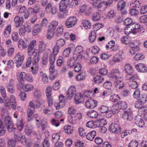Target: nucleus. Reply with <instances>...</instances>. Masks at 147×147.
I'll list each match as a JSON object with an SVG mask.
<instances>
[{"label":"nucleus","instance_id":"obj_15","mask_svg":"<svg viewBox=\"0 0 147 147\" xmlns=\"http://www.w3.org/2000/svg\"><path fill=\"white\" fill-rule=\"evenodd\" d=\"M126 79L129 80L128 84L131 88L134 89L137 87L138 85L137 81L139 79V77L138 76V78L136 80L135 79L134 77L130 79Z\"/></svg>","mask_w":147,"mask_h":147},{"label":"nucleus","instance_id":"obj_39","mask_svg":"<svg viewBox=\"0 0 147 147\" xmlns=\"http://www.w3.org/2000/svg\"><path fill=\"white\" fill-rule=\"evenodd\" d=\"M118 3L117 5V9L118 10H121L123 9L125 7V2L123 0H118Z\"/></svg>","mask_w":147,"mask_h":147},{"label":"nucleus","instance_id":"obj_17","mask_svg":"<svg viewBox=\"0 0 147 147\" xmlns=\"http://www.w3.org/2000/svg\"><path fill=\"white\" fill-rule=\"evenodd\" d=\"M131 26L132 28H131L130 27H129V30H131L132 33L134 34H136V32L135 31V30L138 29H140L141 30V32H144V29L142 27H140V26L138 24H135L134 23H133L131 25Z\"/></svg>","mask_w":147,"mask_h":147},{"label":"nucleus","instance_id":"obj_51","mask_svg":"<svg viewBox=\"0 0 147 147\" xmlns=\"http://www.w3.org/2000/svg\"><path fill=\"white\" fill-rule=\"evenodd\" d=\"M98 110L101 113H104L108 110V108L105 105H101L98 108Z\"/></svg>","mask_w":147,"mask_h":147},{"label":"nucleus","instance_id":"obj_63","mask_svg":"<svg viewBox=\"0 0 147 147\" xmlns=\"http://www.w3.org/2000/svg\"><path fill=\"white\" fill-rule=\"evenodd\" d=\"M52 87L50 86L47 87L46 89V93L47 97L51 96Z\"/></svg>","mask_w":147,"mask_h":147},{"label":"nucleus","instance_id":"obj_41","mask_svg":"<svg viewBox=\"0 0 147 147\" xmlns=\"http://www.w3.org/2000/svg\"><path fill=\"white\" fill-rule=\"evenodd\" d=\"M94 82L96 83H100L103 82L104 78L103 76H96L94 78Z\"/></svg>","mask_w":147,"mask_h":147},{"label":"nucleus","instance_id":"obj_56","mask_svg":"<svg viewBox=\"0 0 147 147\" xmlns=\"http://www.w3.org/2000/svg\"><path fill=\"white\" fill-rule=\"evenodd\" d=\"M138 13V10L135 8H132L130 10L129 14L131 16H136Z\"/></svg>","mask_w":147,"mask_h":147},{"label":"nucleus","instance_id":"obj_22","mask_svg":"<svg viewBox=\"0 0 147 147\" xmlns=\"http://www.w3.org/2000/svg\"><path fill=\"white\" fill-rule=\"evenodd\" d=\"M46 47V44L43 41H39L37 54L39 55V54L42 53L45 51Z\"/></svg>","mask_w":147,"mask_h":147},{"label":"nucleus","instance_id":"obj_16","mask_svg":"<svg viewBox=\"0 0 147 147\" xmlns=\"http://www.w3.org/2000/svg\"><path fill=\"white\" fill-rule=\"evenodd\" d=\"M117 107L118 108H115L116 110L115 112L118 113L119 112V109H125L127 107V104L126 102L122 101H119L116 104L115 107Z\"/></svg>","mask_w":147,"mask_h":147},{"label":"nucleus","instance_id":"obj_53","mask_svg":"<svg viewBox=\"0 0 147 147\" xmlns=\"http://www.w3.org/2000/svg\"><path fill=\"white\" fill-rule=\"evenodd\" d=\"M120 99V98L118 95L116 94L112 95L110 98L111 101L113 102H117L118 99Z\"/></svg>","mask_w":147,"mask_h":147},{"label":"nucleus","instance_id":"obj_10","mask_svg":"<svg viewBox=\"0 0 147 147\" xmlns=\"http://www.w3.org/2000/svg\"><path fill=\"white\" fill-rule=\"evenodd\" d=\"M66 98L63 95H61L59 97V102L58 104H55L54 105L56 109L62 108L65 105V102Z\"/></svg>","mask_w":147,"mask_h":147},{"label":"nucleus","instance_id":"obj_12","mask_svg":"<svg viewBox=\"0 0 147 147\" xmlns=\"http://www.w3.org/2000/svg\"><path fill=\"white\" fill-rule=\"evenodd\" d=\"M24 56L18 53L14 58V61L16 64V66L19 67L21 66L24 60Z\"/></svg>","mask_w":147,"mask_h":147},{"label":"nucleus","instance_id":"obj_35","mask_svg":"<svg viewBox=\"0 0 147 147\" xmlns=\"http://www.w3.org/2000/svg\"><path fill=\"white\" fill-rule=\"evenodd\" d=\"M18 45L19 48L20 49H24L26 48L27 47V44L24 42L21 39L19 40Z\"/></svg>","mask_w":147,"mask_h":147},{"label":"nucleus","instance_id":"obj_38","mask_svg":"<svg viewBox=\"0 0 147 147\" xmlns=\"http://www.w3.org/2000/svg\"><path fill=\"white\" fill-rule=\"evenodd\" d=\"M52 141L54 143H57L60 139V136L59 133H54L52 135Z\"/></svg>","mask_w":147,"mask_h":147},{"label":"nucleus","instance_id":"obj_1","mask_svg":"<svg viewBox=\"0 0 147 147\" xmlns=\"http://www.w3.org/2000/svg\"><path fill=\"white\" fill-rule=\"evenodd\" d=\"M1 115L2 119H4L5 125L7 128L8 131L9 132H13L16 129L12 121L11 117L7 115V113L2 112Z\"/></svg>","mask_w":147,"mask_h":147},{"label":"nucleus","instance_id":"obj_2","mask_svg":"<svg viewBox=\"0 0 147 147\" xmlns=\"http://www.w3.org/2000/svg\"><path fill=\"white\" fill-rule=\"evenodd\" d=\"M125 70L127 74L126 76V79H130L134 77L135 79L138 78V75L134 73V71L131 65L127 64L125 65Z\"/></svg>","mask_w":147,"mask_h":147},{"label":"nucleus","instance_id":"obj_42","mask_svg":"<svg viewBox=\"0 0 147 147\" xmlns=\"http://www.w3.org/2000/svg\"><path fill=\"white\" fill-rule=\"evenodd\" d=\"M83 25L86 29L90 28L91 26V23L88 20H84L82 22Z\"/></svg>","mask_w":147,"mask_h":147},{"label":"nucleus","instance_id":"obj_9","mask_svg":"<svg viewBox=\"0 0 147 147\" xmlns=\"http://www.w3.org/2000/svg\"><path fill=\"white\" fill-rule=\"evenodd\" d=\"M109 129L111 132L117 134L121 131V128L119 125L115 123H112L109 125Z\"/></svg>","mask_w":147,"mask_h":147},{"label":"nucleus","instance_id":"obj_36","mask_svg":"<svg viewBox=\"0 0 147 147\" xmlns=\"http://www.w3.org/2000/svg\"><path fill=\"white\" fill-rule=\"evenodd\" d=\"M34 86L33 85L30 84H26L23 86L22 88L26 92H29L33 90Z\"/></svg>","mask_w":147,"mask_h":147},{"label":"nucleus","instance_id":"obj_60","mask_svg":"<svg viewBox=\"0 0 147 147\" xmlns=\"http://www.w3.org/2000/svg\"><path fill=\"white\" fill-rule=\"evenodd\" d=\"M140 91L138 89H137L135 90L133 94V97L135 98L138 99L140 96Z\"/></svg>","mask_w":147,"mask_h":147},{"label":"nucleus","instance_id":"obj_13","mask_svg":"<svg viewBox=\"0 0 147 147\" xmlns=\"http://www.w3.org/2000/svg\"><path fill=\"white\" fill-rule=\"evenodd\" d=\"M85 105L88 108L93 109L97 105V102L95 100L90 99L86 101Z\"/></svg>","mask_w":147,"mask_h":147},{"label":"nucleus","instance_id":"obj_48","mask_svg":"<svg viewBox=\"0 0 147 147\" xmlns=\"http://www.w3.org/2000/svg\"><path fill=\"white\" fill-rule=\"evenodd\" d=\"M86 76L85 73L82 72L78 74L76 76V79L77 81H81L85 79Z\"/></svg>","mask_w":147,"mask_h":147},{"label":"nucleus","instance_id":"obj_28","mask_svg":"<svg viewBox=\"0 0 147 147\" xmlns=\"http://www.w3.org/2000/svg\"><path fill=\"white\" fill-rule=\"evenodd\" d=\"M97 123L98 122L96 121H89L86 123V126L88 128H94L99 126Z\"/></svg>","mask_w":147,"mask_h":147},{"label":"nucleus","instance_id":"obj_46","mask_svg":"<svg viewBox=\"0 0 147 147\" xmlns=\"http://www.w3.org/2000/svg\"><path fill=\"white\" fill-rule=\"evenodd\" d=\"M65 43V41L63 39L61 38L57 40L56 45L61 48L64 46Z\"/></svg>","mask_w":147,"mask_h":147},{"label":"nucleus","instance_id":"obj_26","mask_svg":"<svg viewBox=\"0 0 147 147\" xmlns=\"http://www.w3.org/2000/svg\"><path fill=\"white\" fill-rule=\"evenodd\" d=\"M135 122L136 125L140 127H142L144 123L140 116L136 117Z\"/></svg>","mask_w":147,"mask_h":147},{"label":"nucleus","instance_id":"obj_32","mask_svg":"<svg viewBox=\"0 0 147 147\" xmlns=\"http://www.w3.org/2000/svg\"><path fill=\"white\" fill-rule=\"evenodd\" d=\"M40 74L42 77V81L45 84H47L49 81L48 78L46 74L44 73L42 71L40 72Z\"/></svg>","mask_w":147,"mask_h":147},{"label":"nucleus","instance_id":"obj_8","mask_svg":"<svg viewBox=\"0 0 147 147\" xmlns=\"http://www.w3.org/2000/svg\"><path fill=\"white\" fill-rule=\"evenodd\" d=\"M46 12L51 13L52 14H55L58 11L57 8L55 6L53 5L51 3H49L47 5L45 8Z\"/></svg>","mask_w":147,"mask_h":147},{"label":"nucleus","instance_id":"obj_14","mask_svg":"<svg viewBox=\"0 0 147 147\" xmlns=\"http://www.w3.org/2000/svg\"><path fill=\"white\" fill-rule=\"evenodd\" d=\"M70 0H61L59 5L60 11H64L70 4Z\"/></svg>","mask_w":147,"mask_h":147},{"label":"nucleus","instance_id":"obj_43","mask_svg":"<svg viewBox=\"0 0 147 147\" xmlns=\"http://www.w3.org/2000/svg\"><path fill=\"white\" fill-rule=\"evenodd\" d=\"M1 120H0V134L1 135H4L5 132V127L3 122V120L4 119L2 118Z\"/></svg>","mask_w":147,"mask_h":147},{"label":"nucleus","instance_id":"obj_27","mask_svg":"<svg viewBox=\"0 0 147 147\" xmlns=\"http://www.w3.org/2000/svg\"><path fill=\"white\" fill-rule=\"evenodd\" d=\"M14 138L15 139V141H21L22 139L24 140L22 142V144H26V140L24 136L22 135L20 137L16 133H14Z\"/></svg>","mask_w":147,"mask_h":147},{"label":"nucleus","instance_id":"obj_25","mask_svg":"<svg viewBox=\"0 0 147 147\" xmlns=\"http://www.w3.org/2000/svg\"><path fill=\"white\" fill-rule=\"evenodd\" d=\"M11 26L9 25L6 27L3 32V35L6 38H8L9 36L11 30Z\"/></svg>","mask_w":147,"mask_h":147},{"label":"nucleus","instance_id":"obj_61","mask_svg":"<svg viewBox=\"0 0 147 147\" xmlns=\"http://www.w3.org/2000/svg\"><path fill=\"white\" fill-rule=\"evenodd\" d=\"M112 84L109 81H107L105 82L103 84V87L107 89H111Z\"/></svg>","mask_w":147,"mask_h":147},{"label":"nucleus","instance_id":"obj_24","mask_svg":"<svg viewBox=\"0 0 147 147\" xmlns=\"http://www.w3.org/2000/svg\"><path fill=\"white\" fill-rule=\"evenodd\" d=\"M96 134V132L94 130L90 131L86 135V139L90 141H92Z\"/></svg>","mask_w":147,"mask_h":147},{"label":"nucleus","instance_id":"obj_64","mask_svg":"<svg viewBox=\"0 0 147 147\" xmlns=\"http://www.w3.org/2000/svg\"><path fill=\"white\" fill-rule=\"evenodd\" d=\"M23 76H25V80L30 82H32L33 81L32 76L28 74H24Z\"/></svg>","mask_w":147,"mask_h":147},{"label":"nucleus","instance_id":"obj_21","mask_svg":"<svg viewBox=\"0 0 147 147\" xmlns=\"http://www.w3.org/2000/svg\"><path fill=\"white\" fill-rule=\"evenodd\" d=\"M136 68L139 72L145 73L147 71V67L144 64L139 63L135 66Z\"/></svg>","mask_w":147,"mask_h":147},{"label":"nucleus","instance_id":"obj_6","mask_svg":"<svg viewBox=\"0 0 147 147\" xmlns=\"http://www.w3.org/2000/svg\"><path fill=\"white\" fill-rule=\"evenodd\" d=\"M77 22V19L74 16L70 17L65 21V24L68 28H70L74 27Z\"/></svg>","mask_w":147,"mask_h":147},{"label":"nucleus","instance_id":"obj_52","mask_svg":"<svg viewBox=\"0 0 147 147\" xmlns=\"http://www.w3.org/2000/svg\"><path fill=\"white\" fill-rule=\"evenodd\" d=\"M63 31V26H59L57 29L56 34L58 36H60L62 34Z\"/></svg>","mask_w":147,"mask_h":147},{"label":"nucleus","instance_id":"obj_34","mask_svg":"<svg viewBox=\"0 0 147 147\" xmlns=\"http://www.w3.org/2000/svg\"><path fill=\"white\" fill-rule=\"evenodd\" d=\"M96 36V32L95 30L92 31L89 35V40L90 42L91 43L93 42L95 40Z\"/></svg>","mask_w":147,"mask_h":147},{"label":"nucleus","instance_id":"obj_45","mask_svg":"<svg viewBox=\"0 0 147 147\" xmlns=\"http://www.w3.org/2000/svg\"><path fill=\"white\" fill-rule=\"evenodd\" d=\"M22 26L26 32L29 33L31 32V27L29 23H26Z\"/></svg>","mask_w":147,"mask_h":147},{"label":"nucleus","instance_id":"obj_30","mask_svg":"<svg viewBox=\"0 0 147 147\" xmlns=\"http://www.w3.org/2000/svg\"><path fill=\"white\" fill-rule=\"evenodd\" d=\"M87 114L89 117L92 118H96L98 115L97 112L94 110H91L88 112Z\"/></svg>","mask_w":147,"mask_h":147},{"label":"nucleus","instance_id":"obj_59","mask_svg":"<svg viewBox=\"0 0 147 147\" xmlns=\"http://www.w3.org/2000/svg\"><path fill=\"white\" fill-rule=\"evenodd\" d=\"M138 143L136 140H132L129 144L128 147H137Z\"/></svg>","mask_w":147,"mask_h":147},{"label":"nucleus","instance_id":"obj_40","mask_svg":"<svg viewBox=\"0 0 147 147\" xmlns=\"http://www.w3.org/2000/svg\"><path fill=\"white\" fill-rule=\"evenodd\" d=\"M40 9V6L39 5L37 4L34 6L33 8H30L29 10L31 11V12H32L33 13H36L39 11Z\"/></svg>","mask_w":147,"mask_h":147},{"label":"nucleus","instance_id":"obj_37","mask_svg":"<svg viewBox=\"0 0 147 147\" xmlns=\"http://www.w3.org/2000/svg\"><path fill=\"white\" fill-rule=\"evenodd\" d=\"M58 25V22L55 21H53L48 26V29L52 30H54Z\"/></svg>","mask_w":147,"mask_h":147},{"label":"nucleus","instance_id":"obj_44","mask_svg":"<svg viewBox=\"0 0 147 147\" xmlns=\"http://www.w3.org/2000/svg\"><path fill=\"white\" fill-rule=\"evenodd\" d=\"M33 127L32 125H27L25 128V131L26 134L28 135H30L32 130Z\"/></svg>","mask_w":147,"mask_h":147},{"label":"nucleus","instance_id":"obj_4","mask_svg":"<svg viewBox=\"0 0 147 147\" xmlns=\"http://www.w3.org/2000/svg\"><path fill=\"white\" fill-rule=\"evenodd\" d=\"M36 43V41L35 40H33L31 42L28 47L27 50L28 54L29 56H34V57L38 56V57H40V55L38 54L37 52L35 51L36 50L35 49H33Z\"/></svg>","mask_w":147,"mask_h":147},{"label":"nucleus","instance_id":"obj_62","mask_svg":"<svg viewBox=\"0 0 147 147\" xmlns=\"http://www.w3.org/2000/svg\"><path fill=\"white\" fill-rule=\"evenodd\" d=\"M132 20L131 18H126L124 21V24L126 26H130L133 24Z\"/></svg>","mask_w":147,"mask_h":147},{"label":"nucleus","instance_id":"obj_20","mask_svg":"<svg viewBox=\"0 0 147 147\" xmlns=\"http://www.w3.org/2000/svg\"><path fill=\"white\" fill-rule=\"evenodd\" d=\"M76 93V88L75 86H71L68 89L67 93V95L68 98L70 99Z\"/></svg>","mask_w":147,"mask_h":147},{"label":"nucleus","instance_id":"obj_23","mask_svg":"<svg viewBox=\"0 0 147 147\" xmlns=\"http://www.w3.org/2000/svg\"><path fill=\"white\" fill-rule=\"evenodd\" d=\"M75 102L76 104L81 103L83 101V97L80 93H78L76 94L75 98Z\"/></svg>","mask_w":147,"mask_h":147},{"label":"nucleus","instance_id":"obj_29","mask_svg":"<svg viewBox=\"0 0 147 147\" xmlns=\"http://www.w3.org/2000/svg\"><path fill=\"white\" fill-rule=\"evenodd\" d=\"M42 28L39 25L36 24L34 26L32 32L34 35H36L40 32Z\"/></svg>","mask_w":147,"mask_h":147},{"label":"nucleus","instance_id":"obj_5","mask_svg":"<svg viewBox=\"0 0 147 147\" xmlns=\"http://www.w3.org/2000/svg\"><path fill=\"white\" fill-rule=\"evenodd\" d=\"M40 57L35 56L33 58L32 62L33 66L31 67V71L33 75H35L37 73L38 69V63H39Z\"/></svg>","mask_w":147,"mask_h":147},{"label":"nucleus","instance_id":"obj_58","mask_svg":"<svg viewBox=\"0 0 147 147\" xmlns=\"http://www.w3.org/2000/svg\"><path fill=\"white\" fill-rule=\"evenodd\" d=\"M71 50L70 48H68L64 50L63 52V55L65 57H68L71 52Z\"/></svg>","mask_w":147,"mask_h":147},{"label":"nucleus","instance_id":"obj_11","mask_svg":"<svg viewBox=\"0 0 147 147\" xmlns=\"http://www.w3.org/2000/svg\"><path fill=\"white\" fill-rule=\"evenodd\" d=\"M122 118L125 121H131L134 118L132 112L130 111H125L122 115Z\"/></svg>","mask_w":147,"mask_h":147},{"label":"nucleus","instance_id":"obj_47","mask_svg":"<svg viewBox=\"0 0 147 147\" xmlns=\"http://www.w3.org/2000/svg\"><path fill=\"white\" fill-rule=\"evenodd\" d=\"M101 17V15L99 12H96L93 14L92 16V20L94 21H97L99 20Z\"/></svg>","mask_w":147,"mask_h":147},{"label":"nucleus","instance_id":"obj_3","mask_svg":"<svg viewBox=\"0 0 147 147\" xmlns=\"http://www.w3.org/2000/svg\"><path fill=\"white\" fill-rule=\"evenodd\" d=\"M113 80L114 81V83L115 87L117 90L121 89L124 87V82L122 81V78L121 77L117 78V76L115 75L111 76Z\"/></svg>","mask_w":147,"mask_h":147},{"label":"nucleus","instance_id":"obj_57","mask_svg":"<svg viewBox=\"0 0 147 147\" xmlns=\"http://www.w3.org/2000/svg\"><path fill=\"white\" fill-rule=\"evenodd\" d=\"M140 12L141 14H145L147 13V5L142 6L140 9Z\"/></svg>","mask_w":147,"mask_h":147},{"label":"nucleus","instance_id":"obj_18","mask_svg":"<svg viewBox=\"0 0 147 147\" xmlns=\"http://www.w3.org/2000/svg\"><path fill=\"white\" fill-rule=\"evenodd\" d=\"M24 21L23 17H20L18 16H16L14 19V22L16 27L18 28L19 26H21L23 23Z\"/></svg>","mask_w":147,"mask_h":147},{"label":"nucleus","instance_id":"obj_55","mask_svg":"<svg viewBox=\"0 0 147 147\" xmlns=\"http://www.w3.org/2000/svg\"><path fill=\"white\" fill-rule=\"evenodd\" d=\"M54 35V30H52L50 29H49L48 31L47 34L46 36L47 38L48 39H51Z\"/></svg>","mask_w":147,"mask_h":147},{"label":"nucleus","instance_id":"obj_7","mask_svg":"<svg viewBox=\"0 0 147 147\" xmlns=\"http://www.w3.org/2000/svg\"><path fill=\"white\" fill-rule=\"evenodd\" d=\"M113 2V0H108L107 1H102L98 5H97L96 7L98 11H102L107 8V6L110 5Z\"/></svg>","mask_w":147,"mask_h":147},{"label":"nucleus","instance_id":"obj_54","mask_svg":"<svg viewBox=\"0 0 147 147\" xmlns=\"http://www.w3.org/2000/svg\"><path fill=\"white\" fill-rule=\"evenodd\" d=\"M17 129L19 131H21L23 128V124L22 120L18 121L16 123Z\"/></svg>","mask_w":147,"mask_h":147},{"label":"nucleus","instance_id":"obj_50","mask_svg":"<svg viewBox=\"0 0 147 147\" xmlns=\"http://www.w3.org/2000/svg\"><path fill=\"white\" fill-rule=\"evenodd\" d=\"M42 92L40 90H36L34 93V96L36 99H40L41 97Z\"/></svg>","mask_w":147,"mask_h":147},{"label":"nucleus","instance_id":"obj_49","mask_svg":"<svg viewBox=\"0 0 147 147\" xmlns=\"http://www.w3.org/2000/svg\"><path fill=\"white\" fill-rule=\"evenodd\" d=\"M119 70L117 69H114L111 71V74L109 76V77L111 79V78H112L111 77V76L115 75L117 76V78H120L119 76Z\"/></svg>","mask_w":147,"mask_h":147},{"label":"nucleus","instance_id":"obj_33","mask_svg":"<svg viewBox=\"0 0 147 147\" xmlns=\"http://www.w3.org/2000/svg\"><path fill=\"white\" fill-rule=\"evenodd\" d=\"M64 132L68 134H71L73 132V127L70 125H66L64 127Z\"/></svg>","mask_w":147,"mask_h":147},{"label":"nucleus","instance_id":"obj_19","mask_svg":"<svg viewBox=\"0 0 147 147\" xmlns=\"http://www.w3.org/2000/svg\"><path fill=\"white\" fill-rule=\"evenodd\" d=\"M146 101L145 98L143 97L139 99L134 104L135 107L137 109H139L144 106V104Z\"/></svg>","mask_w":147,"mask_h":147},{"label":"nucleus","instance_id":"obj_31","mask_svg":"<svg viewBox=\"0 0 147 147\" xmlns=\"http://www.w3.org/2000/svg\"><path fill=\"white\" fill-rule=\"evenodd\" d=\"M131 49L129 51V52L131 55L134 54L136 52H137L140 50V48L139 46L135 45L133 44L131 45Z\"/></svg>","mask_w":147,"mask_h":147}]
</instances>
